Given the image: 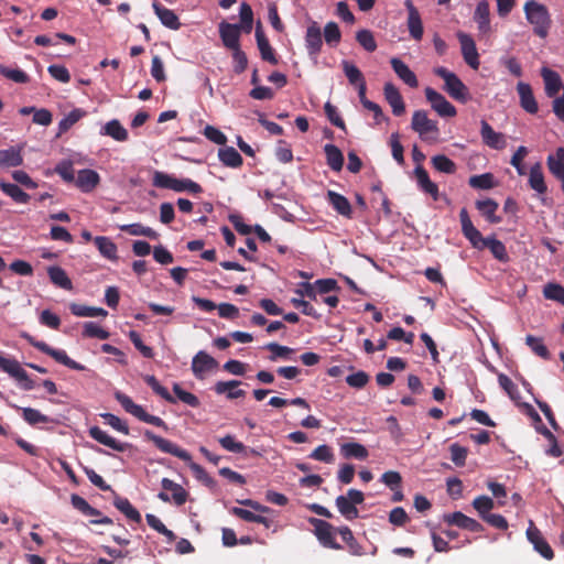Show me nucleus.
<instances>
[{"instance_id": "f257e3e1", "label": "nucleus", "mask_w": 564, "mask_h": 564, "mask_svg": "<svg viewBox=\"0 0 564 564\" xmlns=\"http://www.w3.org/2000/svg\"><path fill=\"white\" fill-rule=\"evenodd\" d=\"M459 220L464 237L470 242V245L474 248L478 250H484L487 248L490 250V252L497 260L501 262L509 261V256L503 242L496 239L495 237L484 238L480 231L473 225L466 208L460 209Z\"/></svg>"}, {"instance_id": "f03ea898", "label": "nucleus", "mask_w": 564, "mask_h": 564, "mask_svg": "<svg viewBox=\"0 0 564 564\" xmlns=\"http://www.w3.org/2000/svg\"><path fill=\"white\" fill-rule=\"evenodd\" d=\"M144 437L148 441H151L161 452L171 454L188 463V466L191 470L195 474L196 478L204 482L205 485L212 486L215 484L214 479L206 473V470L200 465L192 462V456L187 451L178 447L173 442L163 438L149 430L144 432Z\"/></svg>"}, {"instance_id": "7ed1b4c3", "label": "nucleus", "mask_w": 564, "mask_h": 564, "mask_svg": "<svg viewBox=\"0 0 564 564\" xmlns=\"http://www.w3.org/2000/svg\"><path fill=\"white\" fill-rule=\"evenodd\" d=\"M523 10L528 22L533 26L534 34L545 39L552 23L547 8L535 0H528Z\"/></svg>"}, {"instance_id": "20e7f679", "label": "nucleus", "mask_w": 564, "mask_h": 564, "mask_svg": "<svg viewBox=\"0 0 564 564\" xmlns=\"http://www.w3.org/2000/svg\"><path fill=\"white\" fill-rule=\"evenodd\" d=\"M152 183L155 187L167 188L177 193L187 191L192 194H200L203 192L198 183L189 178L178 180L161 171L154 172Z\"/></svg>"}, {"instance_id": "39448f33", "label": "nucleus", "mask_w": 564, "mask_h": 564, "mask_svg": "<svg viewBox=\"0 0 564 564\" xmlns=\"http://www.w3.org/2000/svg\"><path fill=\"white\" fill-rule=\"evenodd\" d=\"M434 74L442 78L445 83L444 90L455 100L459 102H467L470 98L467 86L460 78L453 72H449L443 66L434 68Z\"/></svg>"}, {"instance_id": "423d86ee", "label": "nucleus", "mask_w": 564, "mask_h": 564, "mask_svg": "<svg viewBox=\"0 0 564 564\" xmlns=\"http://www.w3.org/2000/svg\"><path fill=\"white\" fill-rule=\"evenodd\" d=\"M21 337L25 339L31 346L39 349L41 352L48 355L63 366L73 370H85V366L69 358L65 350L55 349L47 345L45 341L36 340L33 336L25 332L21 333Z\"/></svg>"}, {"instance_id": "0eeeda50", "label": "nucleus", "mask_w": 564, "mask_h": 564, "mask_svg": "<svg viewBox=\"0 0 564 564\" xmlns=\"http://www.w3.org/2000/svg\"><path fill=\"white\" fill-rule=\"evenodd\" d=\"M115 399L120 403L126 412L130 413L141 422L161 427L164 431L169 430L167 424L160 416L149 414L141 405L134 403L129 395L117 391L115 393Z\"/></svg>"}, {"instance_id": "6e6552de", "label": "nucleus", "mask_w": 564, "mask_h": 564, "mask_svg": "<svg viewBox=\"0 0 564 564\" xmlns=\"http://www.w3.org/2000/svg\"><path fill=\"white\" fill-rule=\"evenodd\" d=\"M0 369L18 380L23 390L34 389V381L30 379L28 372L21 367L17 359L0 356Z\"/></svg>"}, {"instance_id": "1a4fd4ad", "label": "nucleus", "mask_w": 564, "mask_h": 564, "mask_svg": "<svg viewBox=\"0 0 564 564\" xmlns=\"http://www.w3.org/2000/svg\"><path fill=\"white\" fill-rule=\"evenodd\" d=\"M308 522L314 527V534L323 546L333 550L341 549V545L336 542L334 536V532L337 531V529L329 522L317 518H310Z\"/></svg>"}, {"instance_id": "9d476101", "label": "nucleus", "mask_w": 564, "mask_h": 564, "mask_svg": "<svg viewBox=\"0 0 564 564\" xmlns=\"http://www.w3.org/2000/svg\"><path fill=\"white\" fill-rule=\"evenodd\" d=\"M161 486L163 491L158 494V498L161 501L170 502L173 500L176 506H183L187 501L188 492L180 484L169 478H163Z\"/></svg>"}, {"instance_id": "9b49d317", "label": "nucleus", "mask_w": 564, "mask_h": 564, "mask_svg": "<svg viewBox=\"0 0 564 564\" xmlns=\"http://www.w3.org/2000/svg\"><path fill=\"white\" fill-rule=\"evenodd\" d=\"M457 39L460 44V51L465 63L473 69L477 70L480 65L479 54L474 39L464 32L457 33Z\"/></svg>"}, {"instance_id": "f8f14e48", "label": "nucleus", "mask_w": 564, "mask_h": 564, "mask_svg": "<svg viewBox=\"0 0 564 564\" xmlns=\"http://www.w3.org/2000/svg\"><path fill=\"white\" fill-rule=\"evenodd\" d=\"M424 93L433 110H435L441 117L456 116V108L442 94L431 87H426Z\"/></svg>"}, {"instance_id": "ddd939ff", "label": "nucleus", "mask_w": 564, "mask_h": 564, "mask_svg": "<svg viewBox=\"0 0 564 564\" xmlns=\"http://www.w3.org/2000/svg\"><path fill=\"white\" fill-rule=\"evenodd\" d=\"M443 520L448 525H455L458 527L459 529H464L470 532L478 533L484 531V527L480 522L470 517H467L460 511L446 513L443 516Z\"/></svg>"}, {"instance_id": "4468645a", "label": "nucleus", "mask_w": 564, "mask_h": 564, "mask_svg": "<svg viewBox=\"0 0 564 564\" xmlns=\"http://www.w3.org/2000/svg\"><path fill=\"white\" fill-rule=\"evenodd\" d=\"M527 538L533 544L534 550L545 560L550 561L554 557L552 547L532 521H530L529 528L527 530Z\"/></svg>"}, {"instance_id": "2eb2a0df", "label": "nucleus", "mask_w": 564, "mask_h": 564, "mask_svg": "<svg viewBox=\"0 0 564 564\" xmlns=\"http://www.w3.org/2000/svg\"><path fill=\"white\" fill-rule=\"evenodd\" d=\"M411 128L417 132L421 138H425L430 133L438 134L436 121L431 120L425 110L414 111Z\"/></svg>"}, {"instance_id": "dca6fc26", "label": "nucleus", "mask_w": 564, "mask_h": 564, "mask_svg": "<svg viewBox=\"0 0 564 564\" xmlns=\"http://www.w3.org/2000/svg\"><path fill=\"white\" fill-rule=\"evenodd\" d=\"M240 25L223 21L219 23V35L223 44L228 50L240 47Z\"/></svg>"}, {"instance_id": "f3484780", "label": "nucleus", "mask_w": 564, "mask_h": 564, "mask_svg": "<svg viewBox=\"0 0 564 564\" xmlns=\"http://www.w3.org/2000/svg\"><path fill=\"white\" fill-rule=\"evenodd\" d=\"M218 361L204 350H199L192 360V371L197 379H203L205 372L216 369Z\"/></svg>"}, {"instance_id": "a211bd4d", "label": "nucleus", "mask_w": 564, "mask_h": 564, "mask_svg": "<svg viewBox=\"0 0 564 564\" xmlns=\"http://www.w3.org/2000/svg\"><path fill=\"white\" fill-rule=\"evenodd\" d=\"M480 35H488L491 33L490 25V7L487 0H481L477 3L474 17Z\"/></svg>"}, {"instance_id": "6ab92c4d", "label": "nucleus", "mask_w": 564, "mask_h": 564, "mask_svg": "<svg viewBox=\"0 0 564 564\" xmlns=\"http://www.w3.org/2000/svg\"><path fill=\"white\" fill-rule=\"evenodd\" d=\"M254 35L261 58L272 65H276L279 61L275 56L274 50L270 45V42L263 32L261 22L257 23Z\"/></svg>"}, {"instance_id": "aec40b11", "label": "nucleus", "mask_w": 564, "mask_h": 564, "mask_svg": "<svg viewBox=\"0 0 564 564\" xmlns=\"http://www.w3.org/2000/svg\"><path fill=\"white\" fill-rule=\"evenodd\" d=\"M480 126V135L486 145L495 150H501L507 145L505 135L496 132L486 120H481Z\"/></svg>"}, {"instance_id": "412c9836", "label": "nucleus", "mask_w": 564, "mask_h": 564, "mask_svg": "<svg viewBox=\"0 0 564 564\" xmlns=\"http://www.w3.org/2000/svg\"><path fill=\"white\" fill-rule=\"evenodd\" d=\"M414 175L416 178V183L419 188L424 192L425 194H429L433 200H438L440 198V191L437 184L431 181L427 171L422 166L417 165L414 169Z\"/></svg>"}, {"instance_id": "4be33fe9", "label": "nucleus", "mask_w": 564, "mask_h": 564, "mask_svg": "<svg viewBox=\"0 0 564 564\" xmlns=\"http://www.w3.org/2000/svg\"><path fill=\"white\" fill-rule=\"evenodd\" d=\"M305 45L308 55L312 58L316 59L323 46L321 28L316 23H313L307 28L305 35Z\"/></svg>"}, {"instance_id": "5701e85b", "label": "nucleus", "mask_w": 564, "mask_h": 564, "mask_svg": "<svg viewBox=\"0 0 564 564\" xmlns=\"http://www.w3.org/2000/svg\"><path fill=\"white\" fill-rule=\"evenodd\" d=\"M383 95L394 116H402L405 112L404 100L399 89L392 83L384 84Z\"/></svg>"}, {"instance_id": "b1692460", "label": "nucleus", "mask_w": 564, "mask_h": 564, "mask_svg": "<svg viewBox=\"0 0 564 564\" xmlns=\"http://www.w3.org/2000/svg\"><path fill=\"white\" fill-rule=\"evenodd\" d=\"M517 91L520 98V106L528 113L535 115L539 110V106L533 95L531 86L528 83L519 82L517 84Z\"/></svg>"}, {"instance_id": "393cba45", "label": "nucleus", "mask_w": 564, "mask_h": 564, "mask_svg": "<svg viewBox=\"0 0 564 564\" xmlns=\"http://www.w3.org/2000/svg\"><path fill=\"white\" fill-rule=\"evenodd\" d=\"M390 64L397 76L409 87L416 88L419 80L416 75L410 69V67L400 58L392 57Z\"/></svg>"}, {"instance_id": "a878e982", "label": "nucleus", "mask_w": 564, "mask_h": 564, "mask_svg": "<svg viewBox=\"0 0 564 564\" xmlns=\"http://www.w3.org/2000/svg\"><path fill=\"white\" fill-rule=\"evenodd\" d=\"M541 76L544 82L545 95L550 98L556 97L563 85L558 73L547 67H543L541 69Z\"/></svg>"}, {"instance_id": "bb28decb", "label": "nucleus", "mask_w": 564, "mask_h": 564, "mask_svg": "<svg viewBox=\"0 0 564 564\" xmlns=\"http://www.w3.org/2000/svg\"><path fill=\"white\" fill-rule=\"evenodd\" d=\"M152 8L164 26L171 30H178L181 28L180 19L173 10L165 8L156 0L153 1Z\"/></svg>"}, {"instance_id": "cd10ccee", "label": "nucleus", "mask_w": 564, "mask_h": 564, "mask_svg": "<svg viewBox=\"0 0 564 564\" xmlns=\"http://www.w3.org/2000/svg\"><path fill=\"white\" fill-rule=\"evenodd\" d=\"M326 199L329 205L343 217L352 218V207L349 200L341 194L328 191Z\"/></svg>"}, {"instance_id": "c85d7f7f", "label": "nucleus", "mask_w": 564, "mask_h": 564, "mask_svg": "<svg viewBox=\"0 0 564 564\" xmlns=\"http://www.w3.org/2000/svg\"><path fill=\"white\" fill-rule=\"evenodd\" d=\"M89 436L97 441L98 443L110 447L117 452H124L127 448V444L118 442L116 438L108 435L105 431H102L99 426H91L88 431Z\"/></svg>"}, {"instance_id": "c756f323", "label": "nucleus", "mask_w": 564, "mask_h": 564, "mask_svg": "<svg viewBox=\"0 0 564 564\" xmlns=\"http://www.w3.org/2000/svg\"><path fill=\"white\" fill-rule=\"evenodd\" d=\"M100 177L99 174L90 169L80 170L76 177V186L83 192H91L98 184Z\"/></svg>"}, {"instance_id": "7c9ffc66", "label": "nucleus", "mask_w": 564, "mask_h": 564, "mask_svg": "<svg viewBox=\"0 0 564 564\" xmlns=\"http://www.w3.org/2000/svg\"><path fill=\"white\" fill-rule=\"evenodd\" d=\"M0 189L17 204H28L31 199V196L18 184L9 183L2 178L0 180Z\"/></svg>"}, {"instance_id": "2f4dec72", "label": "nucleus", "mask_w": 564, "mask_h": 564, "mask_svg": "<svg viewBox=\"0 0 564 564\" xmlns=\"http://www.w3.org/2000/svg\"><path fill=\"white\" fill-rule=\"evenodd\" d=\"M240 381L230 380V381H218L214 386V391L217 394L227 393V398L229 400L239 399L246 395V391L242 389H237L240 386Z\"/></svg>"}, {"instance_id": "473e14b6", "label": "nucleus", "mask_w": 564, "mask_h": 564, "mask_svg": "<svg viewBox=\"0 0 564 564\" xmlns=\"http://www.w3.org/2000/svg\"><path fill=\"white\" fill-rule=\"evenodd\" d=\"M340 454L347 459L354 458L358 460H365L369 456V452L366 446L357 442L341 444Z\"/></svg>"}, {"instance_id": "72a5a7b5", "label": "nucleus", "mask_w": 564, "mask_h": 564, "mask_svg": "<svg viewBox=\"0 0 564 564\" xmlns=\"http://www.w3.org/2000/svg\"><path fill=\"white\" fill-rule=\"evenodd\" d=\"M94 243L102 257L108 260L116 261L118 259L117 245L108 237L97 236L94 238Z\"/></svg>"}, {"instance_id": "f704fd0d", "label": "nucleus", "mask_w": 564, "mask_h": 564, "mask_svg": "<svg viewBox=\"0 0 564 564\" xmlns=\"http://www.w3.org/2000/svg\"><path fill=\"white\" fill-rule=\"evenodd\" d=\"M529 186L535 191L538 194H545L547 191V186L544 181V175L542 171L541 163H535L531 166L529 173Z\"/></svg>"}, {"instance_id": "c9c22d12", "label": "nucleus", "mask_w": 564, "mask_h": 564, "mask_svg": "<svg viewBox=\"0 0 564 564\" xmlns=\"http://www.w3.org/2000/svg\"><path fill=\"white\" fill-rule=\"evenodd\" d=\"M218 158L220 162L228 167L237 169L243 163L240 153L234 147H224L218 150Z\"/></svg>"}, {"instance_id": "e433bc0d", "label": "nucleus", "mask_w": 564, "mask_h": 564, "mask_svg": "<svg viewBox=\"0 0 564 564\" xmlns=\"http://www.w3.org/2000/svg\"><path fill=\"white\" fill-rule=\"evenodd\" d=\"M324 152L326 155V163L329 169L334 172L341 171L344 166V155L340 149L335 144L328 143L324 147Z\"/></svg>"}, {"instance_id": "4c0bfd02", "label": "nucleus", "mask_w": 564, "mask_h": 564, "mask_svg": "<svg viewBox=\"0 0 564 564\" xmlns=\"http://www.w3.org/2000/svg\"><path fill=\"white\" fill-rule=\"evenodd\" d=\"M101 134L111 137L118 142H124L128 140L129 134L127 129L120 123L119 120L112 119L108 121L101 129Z\"/></svg>"}, {"instance_id": "58836bf2", "label": "nucleus", "mask_w": 564, "mask_h": 564, "mask_svg": "<svg viewBox=\"0 0 564 564\" xmlns=\"http://www.w3.org/2000/svg\"><path fill=\"white\" fill-rule=\"evenodd\" d=\"M23 156L21 150L15 147H10L6 150H0V167H17L22 165Z\"/></svg>"}, {"instance_id": "ea45409f", "label": "nucleus", "mask_w": 564, "mask_h": 564, "mask_svg": "<svg viewBox=\"0 0 564 564\" xmlns=\"http://www.w3.org/2000/svg\"><path fill=\"white\" fill-rule=\"evenodd\" d=\"M547 167L550 172L561 182L564 181V148H557L555 155H549Z\"/></svg>"}, {"instance_id": "a19ab883", "label": "nucleus", "mask_w": 564, "mask_h": 564, "mask_svg": "<svg viewBox=\"0 0 564 564\" xmlns=\"http://www.w3.org/2000/svg\"><path fill=\"white\" fill-rule=\"evenodd\" d=\"M498 207V203L491 198L476 202V208L490 224H499L501 221V218L496 216Z\"/></svg>"}, {"instance_id": "79ce46f5", "label": "nucleus", "mask_w": 564, "mask_h": 564, "mask_svg": "<svg viewBox=\"0 0 564 564\" xmlns=\"http://www.w3.org/2000/svg\"><path fill=\"white\" fill-rule=\"evenodd\" d=\"M230 513L238 517L241 520L247 521V522H256V523L263 524L267 529H269L272 525V520H270L261 514H256L252 511L247 510V509H242L239 507H232L230 509Z\"/></svg>"}, {"instance_id": "37998d69", "label": "nucleus", "mask_w": 564, "mask_h": 564, "mask_svg": "<svg viewBox=\"0 0 564 564\" xmlns=\"http://www.w3.org/2000/svg\"><path fill=\"white\" fill-rule=\"evenodd\" d=\"M113 506L122 512L129 520L134 522H141L140 512L131 505L129 499L116 496L113 499Z\"/></svg>"}, {"instance_id": "c03bdc74", "label": "nucleus", "mask_w": 564, "mask_h": 564, "mask_svg": "<svg viewBox=\"0 0 564 564\" xmlns=\"http://www.w3.org/2000/svg\"><path fill=\"white\" fill-rule=\"evenodd\" d=\"M47 273L52 283H54L58 288H62L67 291H70L73 289V283L70 279L66 274V271L61 267H50L47 269Z\"/></svg>"}, {"instance_id": "a18cd8bd", "label": "nucleus", "mask_w": 564, "mask_h": 564, "mask_svg": "<svg viewBox=\"0 0 564 564\" xmlns=\"http://www.w3.org/2000/svg\"><path fill=\"white\" fill-rule=\"evenodd\" d=\"M337 532L341 536L343 541L347 544L348 550L352 555H364V547L357 542L351 530L348 527H340L337 529Z\"/></svg>"}, {"instance_id": "49530a36", "label": "nucleus", "mask_w": 564, "mask_h": 564, "mask_svg": "<svg viewBox=\"0 0 564 564\" xmlns=\"http://www.w3.org/2000/svg\"><path fill=\"white\" fill-rule=\"evenodd\" d=\"M339 513L347 520H355L359 517V511L347 496H338L335 500Z\"/></svg>"}, {"instance_id": "de8ad7c7", "label": "nucleus", "mask_w": 564, "mask_h": 564, "mask_svg": "<svg viewBox=\"0 0 564 564\" xmlns=\"http://www.w3.org/2000/svg\"><path fill=\"white\" fill-rule=\"evenodd\" d=\"M121 231H124L131 236H144L150 239H158L159 234L150 227L143 226L140 223L121 225L119 226Z\"/></svg>"}, {"instance_id": "09e8293b", "label": "nucleus", "mask_w": 564, "mask_h": 564, "mask_svg": "<svg viewBox=\"0 0 564 564\" xmlns=\"http://www.w3.org/2000/svg\"><path fill=\"white\" fill-rule=\"evenodd\" d=\"M431 164L437 172L445 174H454L457 170L455 162L444 154L432 156Z\"/></svg>"}, {"instance_id": "8fccbe9b", "label": "nucleus", "mask_w": 564, "mask_h": 564, "mask_svg": "<svg viewBox=\"0 0 564 564\" xmlns=\"http://www.w3.org/2000/svg\"><path fill=\"white\" fill-rule=\"evenodd\" d=\"M17 409L22 411L23 420L32 426L37 425V424H45V423L53 422V420L51 417H48L47 415H44L36 409H33V408H17Z\"/></svg>"}, {"instance_id": "3c124183", "label": "nucleus", "mask_w": 564, "mask_h": 564, "mask_svg": "<svg viewBox=\"0 0 564 564\" xmlns=\"http://www.w3.org/2000/svg\"><path fill=\"white\" fill-rule=\"evenodd\" d=\"M69 310L73 315L79 317H96V316H107V311L101 307H91L82 304L72 303Z\"/></svg>"}, {"instance_id": "603ef678", "label": "nucleus", "mask_w": 564, "mask_h": 564, "mask_svg": "<svg viewBox=\"0 0 564 564\" xmlns=\"http://www.w3.org/2000/svg\"><path fill=\"white\" fill-rule=\"evenodd\" d=\"M87 112L83 109L76 108L72 110L58 122V135L67 132L74 124H76Z\"/></svg>"}, {"instance_id": "864d4df0", "label": "nucleus", "mask_w": 564, "mask_h": 564, "mask_svg": "<svg viewBox=\"0 0 564 564\" xmlns=\"http://www.w3.org/2000/svg\"><path fill=\"white\" fill-rule=\"evenodd\" d=\"M341 66L350 85L357 86L360 83L366 82L361 70L352 63L348 61H343Z\"/></svg>"}, {"instance_id": "5fc2aeb1", "label": "nucleus", "mask_w": 564, "mask_h": 564, "mask_svg": "<svg viewBox=\"0 0 564 564\" xmlns=\"http://www.w3.org/2000/svg\"><path fill=\"white\" fill-rule=\"evenodd\" d=\"M525 344L531 348V350L539 357L547 360L550 359V351L547 347L544 345L543 339L535 337L533 335H528L525 337Z\"/></svg>"}, {"instance_id": "6e6d98bb", "label": "nucleus", "mask_w": 564, "mask_h": 564, "mask_svg": "<svg viewBox=\"0 0 564 564\" xmlns=\"http://www.w3.org/2000/svg\"><path fill=\"white\" fill-rule=\"evenodd\" d=\"M543 295L546 300L558 302L564 305V286L550 282L543 288Z\"/></svg>"}, {"instance_id": "4d7b16f0", "label": "nucleus", "mask_w": 564, "mask_h": 564, "mask_svg": "<svg viewBox=\"0 0 564 564\" xmlns=\"http://www.w3.org/2000/svg\"><path fill=\"white\" fill-rule=\"evenodd\" d=\"M144 381L158 395L163 398L165 401L170 403L176 402V399L171 395L169 390L165 387H163L154 376L148 375L144 378Z\"/></svg>"}, {"instance_id": "13d9d810", "label": "nucleus", "mask_w": 564, "mask_h": 564, "mask_svg": "<svg viewBox=\"0 0 564 564\" xmlns=\"http://www.w3.org/2000/svg\"><path fill=\"white\" fill-rule=\"evenodd\" d=\"M310 458L323 462L326 464H332L335 460V455L333 448L326 444L317 446L311 454Z\"/></svg>"}, {"instance_id": "bf43d9fd", "label": "nucleus", "mask_w": 564, "mask_h": 564, "mask_svg": "<svg viewBox=\"0 0 564 564\" xmlns=\"http://www.w3.org/2000/svg\"><path fill=\"white\" fill-rule=\"evenodd\" d=\"M0 74L18 84H26L30 80L29 75L19 68H9L4 65H0Z\"/></svg>"}, {"instance_id": "052dcab7", "label": "nucleus", "mask_w": 564, "mask_h": 564, "mask_svg": "<svg viewBox=\"0 0 564 564\" xmlns=\"http://www.w3.org/2000/svg\"><path fill=\"white\" fill-rule=\"evenodd\" d=\"M83 336L87 338L108 339L110 334L94 322L84 324Z\"/></svg>"}, {"instance_id": "680f3d73", "label": "nucleus", "mask_w": 564, "mask_h": 564, "mask_svg": "<svg viewBox=\"0 0 564 564\" xmlns=\"http://www.w3.org/2000/svg\"><path fill=\"white\" fill-rule=\"evenodd\" d=\"M468 183L471 187L479 189H490L495 186L494 175L491 173L473 175L469 177Z\"/></svg>"}, {"instance_id": "e2e57ef3", "label": "nucleus", "mask_w": 564, "mask_h": 564, "mask_svg": "<svg viewBox=\"0 0 564 564\" xmlns=\"http://www.w3.org/2000/svg\"><path fill=\"white\" fill-rule=\"evenodd\" d=\"M240 31H243L245 33H250L252 30V23H253V12L251 7L248 3H242L240 6Z\"/></svg>"}, {"instance_id": "0e129e2a", "label": "nucleus", "mask_w": 564, "mask_h": 564, "mask_svg": "<svg viewBox=\"0 0 564 564\" xmlns=\"http://www.w3.org/2000/svg\"><path fill=\"white\" fill-rule=\"evenodd\" d=\"M473 507L479 513L480 518L488 516L495 507L494 500L488 496H478L473 500Z\"/></svg>"}, {"instance_id": "69168bd1", "label": "nucleus", "mask_w": 564, "mask_h": 564, "mask_svg": "<svg viewBox=\"0 0 564 564\" xmlns=\"http://www.w3.org/2000/svg\"><path fill=\"white\" fill-rule=\"evenodd\" d=\"M324 37L328 45L336 46L341 39L340 30L335 22H328L324 28Z\"/></svg>"}, {"instance_id": "338daca9", "label": "nucleus", "mask_w": 564, "mask_h": 564, "mask_svg": "<svg viewBox=\"0 0 564 564\" xmlns=\"http://www.w3.org/2000/svg\"><path fill=\"white\" fill-rule=\"evenodd\" d=\"M356 40L367 52H375L377 50V42L369 30L358 31Z\"/></svg>"}, {"instance_id": "774afa93", "label": "nucleus", "mask_w": 564, "mask_h": 564, "mask_svg": "<svg viewBox=\"0 0 564 564\" xmlns=\"http://www.w3.org/2000/svg\"><path fill=\"white\" fill-rule=\"evenodd\" d=\"M451 459L452 462L458 466L463 467L466 464V458L468 455V449L458 443H454L449 446Z\"/></svg>"}]
</instances>
